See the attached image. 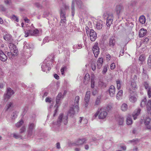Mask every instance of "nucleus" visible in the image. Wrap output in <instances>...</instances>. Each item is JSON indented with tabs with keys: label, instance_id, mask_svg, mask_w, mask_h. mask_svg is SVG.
Here are the masks:
<instances>
[{
	"label": "nucleus",
	"instance_id": "nucleus-31",
	"mask_svg": "<svg viewBox=\"0 0 151 151\" xmlns=\"http://www.w3.org/2000/svg\"><path fill=\"white\" fill-rule=\"evenodd\" d=\"M90 80V76L88 73L86 74L84 77V82L85 84L87 83Z\"/></svg>",
	"mask_w": 151,
	"mask_h": 151
},
{
	"label": "nucleus",
	"instance_id": "nucleus-41",
	"mask_svg": "<svg viewBox=\"0 0 151 151\" xmlns=\"http://www.w3.org/2000/svg\"><path fill=\"white\" fill-rule=\"evenodd\" d=\"M143 85L144 86L145 89L147 90L149 89V88L151 87V86H150L148 83L146 81L144 82L143 83Z\"/></svg>",
	"mask_w": 151,
	"mask_h": 151
},
{
	"label": "nucleus",
	"instance_id": "nucleus-5",
	"mask_svg": "<svg viewBox=\"0 0 151 151\" xmlns=\"http://www.w3.org/2000/svg\"><path fill=\"white\" fill-rule=\"evenodd\" d=\"M76 2L78 7L79 8H82L83 6L82 2L81 0H73L71 6V13L72 16H74L75 14L74 3Z\"/></svg>",
	"mask_w": 151,
	"mask_h": 151
},
{
	"label": "nucleus",
	"instance_id": "nucleus-59",
	"mask_svg": "<svg viewBox=\"0 0 151 151\" xmlns=\"http://www.w3.org/2000/svg\"><path fill=\"white\" fill-rule=\"evenodd\" d=\"M115 64L114 63H112L110 65V68L111 70L114 69L115 68Z\"/></svg>",
	"mask_w": 151,
	"mask_h": 151
},
{
	"label": "nucleus",
	"instance_id": "nucleus-56",
	"mask_svg": "<svg viewBox=\"0 0 151 151\" xmlns=\"http://www.w3.org/2000/svg\"><path fill=\"white\" fill-rule=\"evenodd\" d=\"M14 46H15V45L14 44H13L12 42H9V47L10 49V50L11 49L12 50L13 47H14Z\"/></svg>",
	"mask_w": 151,
	"mask_h": 151
},
{
	"label": "nucleus",
	"instance_id": "nucleus-28",
	"mask_svg": "<svg viewBox=\"0 0 151 151\" xmlns=\"http://www.w3.org/2000/svg\"><path fill=\"white\" fill-rule=\"evenodd\" d=\"M146 59V57L144 54H142L140 55L139 58V60L141 62L140 64H142L143 62Z\"/></svg>",
	"mask_w": 151,
	"mask_h": 151
},
{
	"label": "nucleus",
	"instance_id": "nucleus-44",
	"mask_svg": "<svg viewBox=\"0 0 151 151\" xmlns=\"http://www.w3.org/2000/svg\"><path fill=\"white\" fill-rule=\"evenodd\" d=\"M11 53L12 52H14V53H17L18 52V50L17 48V47L16 46H14V47H13V49H11L10 50Z\"/></svg>",
	"mask_w": 151,
	"mask_h": 151
},
{
	"label": "nucleus",
	"instance_id": "nucleus-45",
	"mask_svg": "<svg viewBox=\"0 0 151 151\" xmlns=\"http://www.w3.org/2000/svg\"><path fill=\"white\" fill-rule=\"evenodd\" d=\"M30 32V29H29L28 30L25 31V35L24 36L25 37H27L30 36H31V33H30L31 32Z\"/></svg>",
	"mask_w": 151,
	"mask_h": 151
},
{
	"label": "nucleus",
	"instance_id": "nucleus-13",
	"mask_svg": "<svg viewBox=\"0 0 151 151\" xmlns=\"http://www.w3.org/2000/svg\"><path fill=\"white\" fill-rule=\"evenodd\" d=\"M90 94L91 93L90 91H88L86 92L84 99L85 104L86 107H87L88 106L90 99Z\"/></svg>",
	"mask_w": 151,
	"mask_h": 151
},
{
	"label": "nucleus",
	"instance_id": "nucleus-23",
	"mask_svg": "<svg viewBox=\"0 0 151 151\" xmlns=\"http://www.w3.org/2000/svg\"><path fill=\"white\" fill-rule=\"evenodd\" d=\"M87 139L86 138L80 139L76 142L75 144L77 145H80L86 142Z\"/></svg>",
	"mask_w": 151,
	"mask_h": 151
},
{
	"label": "nucleus",
	"instance_id": "nucleus-29",
	"mask_svg": "<svg viewBox=\"0 0 151 151\" xmlns=\"http://www.w3.org/2000/svg\"><path fill=\"white\" fill-rule=\"evenodd\" d=\"M147 102L146 97L144 98L142 100L140 104V106L142 107H144L147 105Z\"/></svg>",
	"mask_w": 151,
	"mask_h": 151
},
{
	"label": "nucleus",
	"instance_id": "nucleus-32",
	"mask_svg": "<svg viewBox=\"0 0 151 151\" xmlns=\"http://www.w3.org/2000/svg\"><path fill=\"white\" fill-rule=\"evenodd\" d=\"M139 22L142 24H144L145 22V17L143 15L139 17Z\"/></svg>",
	"mask_w": 151,
	"mask_h": 151
},
{
	"label": "nucleus",
	"instance_id": "nucleus-38",
	"mask_svg": "<svg viewBox=\"0 0 151 151\" xmlns=\"http://www.w3.org/2000/svg\"><path fill=\"white\" fill-rule=\"evenodd\" d=\"M12 135H13V137L16 139H22V136L18 134L14 133Z\"/></svg>",
	"mask_w": 151,
	"mask_h": 151
},
{
	"label": "nucleus",
	"instance_id": "nucleus-43",
	"mask_svg": "<svg viewBox=\"0 0 151 151\" xmlns=\"http://www.w3.org/2000/svg\"><path fill=\"white\" fill-rule=\"evenodd\" d=\"M147 64L149 68H151V55H149L148 58Z\"/></svg>",
	"mask_w": 151,
	"mask_h": 151
},
{
	"label": "nucleus",
	"instance_id": "nucleus-27",
	"mask_svg": "<svg viewBox=\"0 0 151 151\" xmlns=\"http://www.w3.org/2000/svg\"><path fill=\"white\" fill-rule=\"evenodd\" d=\"M36 124L34 122H30L29 123L28 129L33 130L35 128Z\"/></svg>",
	"mask_w": 151,
	"mask_h": 151
},
{
	"label": "nucleus",
	"instance_id": "nucleus-26",
	"mask_svg": "<svg viewBox=\"0 0 151 151\" xmlns=\"http://www.w3.org/2000/svg\"><path fill=\"white\" fill-rule=\"evenodd\" d=\"M147 30H145L144 29H141L139 31V35L140 37H143L146 34Z\"/></svg>",
	"mask_w": 151,
	"mask_h": 151
},
{
	"label": "nucleus",
	"instance_id": "nucleus-12",
	"mask_svg": "<svg viewBox=\"0 0 151 151\" xmlns=\"http://www.w3.org/2000/svg\"><path fill=\"white\" fill-rule=\"evenodd\" d=\"M124 8L122 5H117L115 8V11L116 14L119 15L123 11Z\"/></svg>",
	"mask_w": 151,
	"mask_h": 151
},
{
	"label": "nucleus",
	"instance_id": "nucleus-16",
	"mask_svg": "<svg viewBox=\"0 0 151 151\" xmlns=\"http://www.w3.org/2000/svg\"><path fill=\"white\" fill-rule=\"evenodd\" d=\"M109 91L110 96L111 97H113L115 93V88L114 86L113 85L111 86Z\"/></svg>",
	"mask_w": 151,
	"mask_h": 151
},
{
	"label": "nucleus",
	"instance_id": "nucleus-3",
	"mask_svg": "<svg viewBox=\"0 0 151 151\" xmlns=\"http://www.w3.org/2000/svg\"><path fill=\"white\" fill-rule=\"evenodd\" d=\"M69 9V6L66 4H64L63 7L61 8L60 16L61 17V21L60 25H61V23H65L66 20L65 16V10Z\"/></svg>",
	"mask_w": 151,
	"mask_h": 151
},
{
	"label": "nucleus",
	"instance_id": "nucleus-37",
	"mask_svg": "<svg viewBox=\"0 0 151 151\" xmlns=\"http://www.w3.org/2000/svg\"><path fill=\"white\" fill-rule=\"evenodd\" d=\"M98 85L99 86L102 88H104L106 87V84L101 81H100L99 82Z\"/></svg>",
	"mask_w": 151,
	"mask_h": 151
},
{
	"label": "nucleus",
	"instance_id": "nucleus-7",
	"mask_svg": "<svg viewBox=\"0 0 151 151\" xmlns=\"http://www.w3.org/2000/svg\"><path fill=\"white\" fill-rule=\"evenodd\" d=\"M50 63H51L50 61L47 60V59L44 61L41 66L42 70L43 71H46L47 69L48 71L51 69V68L50 66Z\"/></svg>",
	"mask_w": 151,
	"mask_h": 151
},
{
	"label": "nucleus",
	"instance_id": "nucleus-54",
	"mask_svg": "<svg viewBox=\"0 0 151 151\" xmlns=\"http://www.w3.org/2000/svg\"><path fill=\"white\" fill-rule=\"evenodd\" d=\"M26 131V127L25 126H23L20 130V133H22Z\"/></svg>",
	"mask_w": 151,
	"mask_h": 151
},
{
	"label": "nucleus",
	"instance_id": "nucleus-18",
	"mask_svg": "<svg viewBox=\"0 0 151 151\" xmlns=\"http://www.w3.org/2000/svg\"><path fill=\"white\" fill-rule=\"evenodd\" d=\"M62 94L61 93H59L57 96L56 99V104L55 107H56L57 108L58 107L60 104V100L62 98Z\"/></svg>",
	"mask_w": 151,
	"mask_h": 151
},
{
	"label": "nucleus",
	"instance_id": "nucleus-61",
	"mask_svg": "<svg viewBox=\"0 0 151 151\" xmlns=\"http://www.w3.org/2000/svg\"><path fill=\"white\" fill-rule=\"evenodd\" d=\"M35 6L38 8H41L42 7L41 5L38 3H35Z\"/></svg>",
	"mask_w": 151,
	"mask_h": 151
},
{
	"label": "nucleus",
	"instance_id": "nucleus-52",
	"mask_svg": "<svg viewBox=\"0 0 151 151\" xmlns=\"http://www.w3.org/2000/svg\"><path fill=\"white\" fill-rule=\"evenodd\" d=\"M116 83L117 86V89L119 90L121 88L120 81L119 80H118L116 81Z\"/></svg>",
	"mask_w": 151,
	"mask_h": 151
},
{
	"label": "nucleus",
	"instance_id": "nucleus-46",
	"mask_svg": "<svg viewBox=\"0 0 151 151\" xmlns=\"http://www.w3.org/2000/svg\"><path fill=\"white\" fill-rule=\"evenodd\" d=\"M107 68L108 65H106L104 67L102 71V73L103 74H106L107 70Z\"/></svg>",
	"mask_w": 151,
	"mask_h": 151
},
{
	"label": "nucleus",
	"instance_id": "nucleus-25",
	"mask_svg": "<svg viewBox=\"0 0 151 151\" xmlns=\"http://www.w3.org/2000/svg\"><path fill=\"white\" fill-rule=\"evenodd\" d=\"M141 109H138L133 113L132 116L134 120H135L137 119V116H138L140 114Z\"/></svg>",
	"mask_w": 151,
	"mask_h": 151
},
{
	"label": "nucleus",
	"instance_id": "nucleus-57",
	"mask_svg": "<svg viewBox=\"0 0 151 151\" xmlns=\"http://www.w3.org/2000/svg\"><path fill=\"white\" fill-rule=\"evenodd\" d=\"M11 18L12 19L16 21L17 22L19 21L18 17L14 15L12 16Z\"/></svg>",
	"mask_w": 151,
	"mask_h": 151
},
{
	"label": "nucleus",
	"instance_id": "nucleus-22",
	"mask_svg": "<svg viewBox=\"0 0 151 151\" xmlns=\"http://www.w3.org/2000/svg\"><path fill=\"white\" fill-rule=\"evenodd\" d=\"M14 106V104L13 101L8 102L6 106V111H10Z\"/></svg>",
	"mask_w": 151,
	"mask_h": 151
},
{
	"label": "nucleus",
	"instance_id": "nucleus-40",
	"mask_svg": "<svg viewBox=\"0 0 151 151\" xmlns=\"http://www.w3.org/2000/svg\"><path fill=\"white\" fill-rule=\"evenodd\" d=\"M132 120L129 116H128L127 119V125H131L132 124Z\"/></svg>",
	"mask_w": 151,
	"mask_h": 151
},
{
	"label": "nucleus",
	"instance_id": "nucleus-11",
	"mask_svg": "<svg viewBox=\"0 0 151 151\" xmlns=\"http://www.w3.org/2000/svg\"><path fill=\"white\" fill-rule=\"evenodd\" d=\"M92 50L95 57L96 58H97L100 52V49L98 47V43H95L93 47Z\"/></svg>",
	"mask_w": 151,
	"mask_h": 151
},
{
	"label": "nucleus",
	"instance_id": "nucleus-49",
	"mask_svg": "<svg viewBox=\"0 0 151 151\" xmlns=\"http://www.w3.org/2000/svg\"><path fill=\"white\" fill-rule=\"evenodd\" d=\"M67 69V67L66 66H64L61 69V74L62 75H64V71L66 70Z\"/></svg>",
	"mask_w": 151,
	"mask_h": 151
},
{
	"label": "nucleus",
	"instance_id": "nucleus-33",
	"mask_svg": "<svg viewBox=\"0 0 151 151\" xmlns=\"http://www.w3.org/2000/svg\"><path fill=\"white\" fill-rule=\"evenodd\" d=\"M123 91L122 90H120L119 91L116 95V99L119 100L122 96Z\"/></svg>",
	"mask_w": 151,
	"mask_h": 151
},
{
	"label": "nucleus",
	"instance_id": "nucleus-64",
	"mask_svg": "<svg viewBox=\"0 0 151 151\" xmlns=\"http://www.w3.org/2000/svg\"><path fill=\"white\" fill-rule=\"evenodd\" d=\"M49 40H48V37H45L43 40V43H45L46 42H48Z\"/></svg>",
	"mask_w": 151,
	"mask_h": 151
},
{
	"label": "nucleus",
	"instance_id": "nucleus-17",
	"mask_svg": "<svg viewBox=\"0 0 151 151\" xmlns=\"http://www.w3.org/2000/svg\"><path fill=\"white\" fill-rule=\"evenodd\" d=\"M7 59L6 54L1 50H0V60L2 61L5 62Z\"/></svg>",
	"mask_w": 151,
	"mask_h": 151
},
{
	"label": "nucleus",
	"instance_id": "nucleus-15",
	"mask_svg": "<svg viewBox=\"0 0 151 151\" xmlns=\"http://www.w3.org/2000/svg\"><path fill=\"white\" fill-rule=\"evenodd\" d=\"M116 40L114 37L112 36L109 39V47H113L116 43Z\"/></svg>",
	"mask_w": 151,
	"mask_h": 151
},
{
	"label": "nucleus",
	"instance_id": "nucleus-9",
	"mask_svg": "<svg viewBox=\"0 0 151 151\" xmlns=\"http://www.w3.org/2000/svg\"><path fill=\"white\" fill-rule=\"evenodd\" d=\"M99 119H103L106 118L107 115V112L103 108L98 110Z\"/></svg>",
	"mask_w": 151,
	"mask_h": 151
},
{
	"label": "nucleus",
	"instance_id": "nucleus-63",
	"mask_svg": "<svg viewBox=\"0 0 151 151\" xmlns=\"http://www.w3.org/2000/svg\"><path fill=\"white\" fill-rule=\"evenodd\" d=\"M51 98H50L48 97H47L45 99V101L47 102H48L50 103L51 101Z\"/></svg>",
	"mask_w": 151,
	"mask_h": 151
},
{
	"label": "nucleus",
	"instance_id": "nucleus-14",
	"mask_svg": "<svg viewBox=\"0 0 151 151\" xmlns=\"http://www.w3.org/2000/svg\"><path fill=\"white\" fill-rule=\"evenodd\" d=\"M97 37L96 32L93 29H91L90 32V38L92 41H95Z\"/></svg>",
	"mask_w": 151,
	"mask_h": 151
},
{
	"label": "nucleus",
	"instance_id": "nucleus-10",
	"mask_svg": "<svg viewBox=\"0 0 151 151\" xmlns=\"http://www.w3.org/2000/svg\"><path fill=\"white\" fill-rule=\"evenodd\" d=\"M31 33V36H37L40 35L39 30L37 29L34 28L33 24L31 25V29H30Z\"/></svg>",
	"mask_w": 151,
	"mask_h": 151
},
{
	"label": "nucleus",
	"instance_id": "nucleus-51",
	"mask_svg": "<svg viewBox=\"0 0 151 151\" xmlns=\"http://www.w3.org/2000/svg\"><path fill=\"white\" fill-rule=\"evenodd\" d=\"M93 90H92V94L93 95H95L96 94L98 93V89L97 88H93Z\"/></svg>",
	"mask_w": 151,
	"mask_h": 151
},
{
	"label": "nucleus",
	"instance_id": "nucleus-55",
	"mask_svg": "<svg viewBox=\"0 0 151 151\" xmlns=\"http://www.w3.org/2000/svg\"><path fill=\"white\" fill-rule=\"evenodd\" d=\"M147 95L149 98H150L151 96V87L149 88V89L147 90Z\"/></svg>",
	"mask_w": 151,
	"mask_h": 151
},
{
	"label": "nucleus",
	"instance_id": "nucleus-20",
	"mask_svg": "<svg viewBox=\"0 0 151 151\" xmlns=\"http://www.w3.org/2000/svg\"><path fill=\"white\" fill-rule=\"evenodd\" d=\"M150 120V119L149 117H147L145 119L144 121L145 124L147 126V129H151V125H149Z\"/></svg>",
	"mask_w": 151,
	"mask_h": 151
},
{
	"label": "nucleus",
	"instance_id": "nucleus-8",
	"mask_svg": "<svg viewBox=\"0 0 151 151\" xmlns=\"http://www.w3.org/2000/svg\"><path fill=\"white\" fill-rule=\"evenodd\" d=\"M14 91L10 88H7L6 90V93L4 94V99L7 101L10 98L11 96L14 94Z\"/></svg>",
	"mask_w": 151,
	"mask_h": 151
},
{
	"label": "nucleus",
	"instance_id": "nucleus-2",
	"mask_svg": "<svg viewBox=\"0 0 151 151\" xmlns=\"http://www.w3.org/2000/svg\"><path fill=\"white\" fill-rule=\"evenodd\" d=\"M32 50V48L30 45L25 42L24 43L23 54L26 58H28L31 56Z\"/></svg>",
	"mask_w": 151,
	"mask_h": 151
},
{
	"label": "nucleus",
	"instance_id": "nucleus-24",
	"mask_svg": "<svg viewBox=\"0 0 151 151\" xmlns=\"http://www.w3.org/2000/svg\"><path fill=\"white\" fill-rule=\"evenodd\" d=\"M103 59L102 58H100L98 59L97 62V68L98 69H100L102 65L103 62Z\"/></svg>",
	"mask_w": 151,
	"mask_h": 151
},
{
	"label": "nucleus",
	"instance_id": "nucleus-50",
	"mask_svg": "<svg viewBox=\"0 0 151 151\" xmlns=\"http://www.w3.org/2000/svg\"><path fill=\"white\" fill-rule=\"evenodd\" d=\"M27 132L28 136L30 137L33 134V130L28 129Z\"/></svg>",
	"mask_w": 151,
	"mask_h": 151
},
{
	"label": "nucleus",
	"instance_id": "nucleus-21",
	"mask_svg": "<svg viewBox=\"0 0 151 151\" xmlns=\"http://www.w3.org/2000/svg\"><path fill=\"white\" fill-rule=\"evenodd\" d=\"M104 25V23L101 20H99L96 24V28L99 30L102 29Z\"/></svg>",
	"mask_w": 151,
	"mask_h": 151
},
{
	"label": "nucleus",
	"instance_id": "nucleus-53",
	"mask_svg": "<svg viewBox=\"0 0 151 151\" xmlns=\"http://www.w3.org/2000/svg\"><path fill=\"white\" fill-rule=\"evenodd\" d=\"M91 88H93L94 87V83L95 81H94V79L93 78H92L91 80Z\"/></svg>",
	"mask_w": 151,
	"mask_h": 151
},
{
	"label": "nucleus",
	"instance_id": "nucleus-42",
	"mask_svg": "<svg viewBox=\"0 0 151 151\" xmlns=\"http://www.w3.org/2000/svg\"><path fill=\"white\" fill-rule=\"evenodd\" d=\"M130 101L132 103H134L137 101L136 98L134 96H131L129 99Z\"/></svg>",
	"mask_w": 151,
	"mask_h": 151
},
{
	"label": "nucleus",
	"instance_id": "nucleus-62",
	"mask_svg": "<svg viewBox=\"0 0 151 151\" xmlns=\"http://www.w3.org/2000/svg\"><path fill=\"white\" fill-rule=\"evenodd\" d=\"M44 14L46 16H48L50 15H51V13L49 12H45L44 13Z\"/></svg>",
	"mask_w": 151,
	"mask_h": 151
},
{
	"label": "nucleus",
	"instance_id": "nucleus-1",
	"mask_svg": "<svg viewBox=\"0 0 151 151\" xmlns=\"http://www.w3.org/2000/svg\"><path fill=\"white\" fill-rule=\"evenodd\" d=\"M80 97L78 96L76 97L74 105L70 108L68 112V114L70 116H73L76 113L78 112L79 110L78 108V102Z\"/></svg>",
	"mask_w": 151,
	"mask_h": 151
},
{
	"label": "nucleus",
	"instance_id": "nucleus-60",
	"mask_svg": "<svg viewBox=\"0 0 151 151\" xmlns=\"http://www.w3.org/2000/svg\"><path fill=\"white\" fill-rule=\"evenodd\" d=\"M131 86L133 88H135L136 87V83L134 82H132L131 83Z\"/></svg>",
	"mask_w": 151,
	"mask_h": 151
},
{
	"label": "nucleus",
	"instance_id": "nucleus-30",
	"mask_svg": "<svg viewBox=\"0 0 151 151\" xmlns=\"http://www.w3.org/2000/svg\"><path fill=\"white\" fill-rule=\"evenodd\" d=\"M117 121L119 125H122L124 123V118L122 117L119 116L118 118Z\"/></svg>",
	"mask_w": 151,
	"mask_h": 151
},
{
	"label": "nucleus",
	"instance_id": "nucleus-36",
	"mask_svg": "<svg viewBox=\"0 0 151 151\" xmlns=\"http://www.w3.org/2000/svg\"><path fill=\"white\" fill-rule=\"evenodd\" d=\"M121 109L123 111H126L128 109V106L127 104L125 103L123 104L121 106Z\"/></svg>",
	"mask_w": 151,
	"mask_h": 151
},
{
	"label": "nucleus",
	"instance_id": "nucleus-6",
	"mask_svg": "<svg viewBox=\"0 0 151 151\" xmlns=\"http://www.w3.org/2000/svg\"><path fill=\"white\" fill-rule=\"evenodd\" d=\"M105 17L106 19V25L107 27H109L112 24L113 19V15L112 13H106L105 14Z\"/></svg>",
	"mask_w": 151,
	"mask_h": 151
},
{
	"label": "nucleus",
	"instance_id": "nucleus-58",
	"mask_svg": "<svg viewBox=\"0 0 151 151\" xmlns=\"http://www.w3.org/2000/svg\"><path fill=\"white\" fill-rule=\"evenodd\" d=\"M92 69L93 71H95L96 69V64L94 63H92L91 65Z\"/></svg>",
	"mask_w": 151,
	"mask_h": 151
},
{
	"label": "nucleus",
	"instance_id": "nucleus-35",
	"mask_svg": "<svg viewBox=\"0 0 151 151\" xmlns=\"http://www.w3.org/2000/svg\"><path fill=\"white\" fill-rule=\"evenodd\" d=\"M147 108L148 111L151 110V100H149L147 102Z\"/></svg>",
	"mask_w": 151,
	"mask_h": 151
},
{
	"label": "nucleus",
	"instance_id": "nucleus-34",
	"mask_svg": "<svg viewBox=\"0 0 151 151\" xmlns=\"http://www.w3.org/2000/svg\"><path fill=\"white\" fill-rule=\"evenodd\" d=\"M101 97L100 96H99L96 99L95 103V105H98L100 104L101 103Z\"/></svg>",
	"mask_w": 151,
	"mask_h": 151
},
{
	"label": "nucleus",
	"instance_id": "nucleus-39",
	"mask_svg": "<svg viewBox=\"0 0 151 151\" xmlns=\"http://www.w3.org/2000/svg\"><path fill=\"white\" fill-rule=\"evenodd\" d=\"M18 112L17 111H14L12 114L11 118L12 119H15L16 118L18 115Z\"/></svg>",
	"mask_w": 151,
	"mask_h": 151
},
{
	"label": "nucleus",
	"instance_id": "nucleus-48",
	"mask_svg": "<svg viewBox=\"0 0 151 151\" xmlns=\"http://www.w3.org/2000/svg\"><path fill=\"white\" fill-rule=\"evenodd\" d=\"M24 122L22 120H20L19 122L16 124V125L17 127H20L23 123Z\"/></svg>",
	"mask_w": 151,
	"mask_h": 151
},
{
	"label": "nucleus",
	"instance_id": "nucleus-47",
	"mask_svg": "<svg viewBox=\"0 0 151 151\" xmlns=\"http://www.w3.org/2000/svg\"><path fill=\"white\" fill-rule=\"evenodd\" d=\"M139 141V139H133L131 141H130L131 142L133 143L134 145H135L138 143Z\"/></svg>",
	"mask_w": 151,
	"mask_h": 151
},
{
	"label": "nucleus",
	"instance_id": "nucleus-4",
	"mask_svg": "<svg viewBox=\"0 0 151 151\" xmlns=\"http://www.w3.org/2000/svg\"><path fill=\"white\" fill-rule=\"evenodd\" d=\"M68 122V116L67 115H64L63 114L59 115L57 119L56 124L58 126H60L61 123L64 125H67Z\"/></svg>",
	"mask_w": 151,
	"mask_h": 151
},
{
	"label": "nucleus",
	"instance_id": "nucleus-19",
	"mask_svg": "<svg viewBox=\"0 0 151 151\" xmlns=\"http://www.w3.org/2000/svg\"><path fill=\"white\" fill-rule=\"evenodd\" d=\"M4 38L5 40L9 41V42H13V40L12 36L9 34H6L4 36Z\"/></svg>",
	"mask_w": 151,
	"mask_h": 151
}]
</instances>
